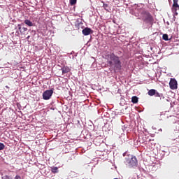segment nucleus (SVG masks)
I'll return each mask as SVG.
<instances>
[{
    "label": "nucleus",
    "instance_id": "f257e3e1",
    "mask_svg": "<svg viewBox=\"0 0 179 179\" xmlns=\"http://www.w3.org/2000/svg\"><path fill=\"white\" fill-rule=\"evenodd\" d=\"M106 58L108 59L107 64L109 65V66L113 68L115 72H120L122 68L120 57L118 56H115L114 53H111L106 55Z\"/></svg>",
    "mask_w": 179,
    "mask_h": 179
},
{
    "label": "nucleus",
    "instance_id": "f03ea898",
    "mask_svg": "<svg viewBox=\"0 0 179 179\" xmlns=\"http://www.w3.org/2000/svg\"><path fill=\"white\" fill-rule=\"evenodd\" d=\"M124 163L130 169H132L138 166V159H136V157L131 156L130 157H129L125 158Z\"/></svg>",
    "mask_w": 179,
    "mask_h": 179
},
{
    "label": "nucleus",
    "instance_id": "7ed1b4c3",
    "mask_svg": "<svg viewBox=\"0 0 179 179\" xmlns=\"http://www.w3.org/2000/svg\"><path fill=\"white\" fill-rule=\"evenodd\" d=\"M142 19L145 23L149 24H153V17L150 13L148 11L143 12V17Z\"/></svg>",
    "mask_w": 179,
    "mask_h": 179
},
{
    "label": "nucleus",
    "instance_id": "20e7f679",
    "mask_svg": "<svg viewBox=\"0 0 179 179\" xmlns=\"http://www.w3.org/2000/svg\"><path fill=\"white\" fill-rule=\"evenodd\" d=\"M54 91L52 90H47L43 93V100H50L52 96Z\"/></svg>",
    "mask_w": 179,
    "mask_h": 179
},
{
    "label": "nucleus",
    "instance_id": "39448f33",
    "mask_svg": "<svg viewBox=\"0 0 179 179\" xmlns=\"http://www.w3.org/2000/svg\"><path fill=\"white\" fill-rule=\"evenodd\" d=\"M169 86L171 90H176V89H177V80L174 78H171Z\"/></svg>",
    "mask_w": 179,
    "mask_h": 179
},
{
    "label": "nucleus",
    "instance_id": "423d86ee",
    "mask_svg": "<svg viewBox=\"0 0 179 179\" xmlns=\"http://www.w3.org/2000/svg\"><path fill=\"white\" fill-rule=\"evenodd\" d=\"M177 9H179L178 0H173L172 12H173L175 15H178V13H177Z\"/></svg>",
    "mask_w": 179,
    "mask_h": 179
},
{
    "label": "nucleus",
    "instance_id": "0eeeda50",
    "mask_svg": "<svg viewBox=\"0 0 179 179\" xmlns=\"http://www.w3.org/2000/svg\"><path fill=\"white\" fill-rule=\"evenodd\" d=\"M82 33L84 36H89V34H92V33H93V31H92V29L86 27L83 29Z\"/></svg>",
    "mask_w": 179,
    "mask_h": 179
},
{
    "label": "nucleus",
    "instance_id": "6e6552de",
    "mask_svg": "<svg viewBox=\"0 0 179 179\" xmlns=\"http://www.w3.org/2000/svg\"><path fill=\"white\" fill-rule=\"evenodd\" d=\"M62 72L64 74L71 72V69L68 66H63L62 68Z\"/></svg>",
    "mask_w": 179,
    "mask_h": 179
},
{
    "label": "nucleus",
    "instance_id": "1a4fd4ad",
    "mask_svg": "<svg viewBox=\"0 0 179 179\" xmlns=\"http://www.w3.org/2000/svg\"><path fill=\"white\" fill-rule=\"evenodd\" d=\"M18 29L20 30L22 34H24V32L27 31V28L20 27V24H18Z\"/></svg>",
    "mask_w": 179,
    "mask_h": 179
},
{
    "label": "nucleus",
    "instance_id": "9d476101",
    "mask_svg": "<svg viewBox=\"0 0 179 179\" xmlns=\"http://www.w3.org/2000/svg\"><path fill=\"white\" fill-rule=\"evenodd\" d=\"M156 90L152 89L148 91V96H155L156 94Z\"/></svg>",
    "mask_w": 179,
    "mask_h": 179
},
{
    "label": "nucleus",
    "instance_id": "9b49d317",
    "mask_svg": "<svg viewBox=\"0 0 179 179\" xmlns=\"http://www.w3.org/2000/svg\"><path fill=\"white\" fill-rule=\"evenodd\" d=\"M24 23L25 24H27V26H29L30 27H31V26H33V22H31V21H30V20H25L24 21Z\"/></svg>",
    "mask_w": 179,
    "mask_h": 179
},
{
    "label": "nucleus",
    "instance_id": "f8f14e48",
    "mask_svg": "<svg viewBox=\"0 0 179 179\" xmlns=\"http://www.w3.org/2000/svg\"><path fill=\"white\" fill-rule=\"evenodd\" d=\"M138 96H132L131 98V101L134 103V104H136V103H138Z\"/></svg>",
    "mask_w": 179,
    "mask_h": 179
},
{
    "label": "nucleus",
    "instance_id": "ddd939ff",
    "mask_svg": "<svg viewBox=\"0 0 179 179\" xmlns=\"http://www.w3.org/2000/svg\"><path fill=\"white\" fill-rule=\"evenodd\" d=\"M162 38L163 40H165V41H169V35H167L166 34H164L162 36Z\"/></svg>",
    "mask_w": 179,
    "mask_h": 179
},
{
    "label": "nucleus",
    "instance_id": "4468645a",
    "mask_svg": "<svg viewBox=\"0 0 179 179\" xmlns=\"http://www.w3.org/2000/svg\"><path fill=\"white\" fill-rule=\"evenodd\" d=\"M52 173H58V167L55 166V167H52L51 169Z\"/></svg>",
    "mask_w": 179,
    "mask_h": 179
},
{
    "label": "nucleus",
    "instance_id": "2eb2a0df",
    "mask_svg": "<svg viewBox=\"0 0 179 179\" xmlns=\"http://www.w3.org/2000/svg\"><path fill=\"white\" fill-rule=\"evenodd\" d=\"M69 2L71 6L76 5L77 0H69Z\"/></svg>",
    "mask_w": 179,
    "mask_h": 179
},
{
    "label": "nucleus",
    "instance_id": "dca6fc26",
    "mask_svg": "<svg viewBox=\"0 0 179 179\" xmlns=\"http://www.w3.org/2000/svg\"><path fill=\"white\" fill-rule=\"evenodd\" d=\"M5 149V145L2 143H0V150H3Z\"/></svg>",
    "mask_w": 179,
    "mask_h": 179
},
{
    "label": "nucleus",
    "instance_id": "f3484780",
    "mask_svg": "<svg viewBox=\"0 0 179 179\" xmlns=\"http://www.w3.org/2000/svg\"><path fill=\"white\" fill-rule=\"evenodd\" d=\"M1 178H2V179H12V178H10V176H8V175H5V176H3Z\"/></svg>",
    "mask_w": 179,
    "mask_h": 179
},
{
    "label": "nucleus",
    "instance_id": "a211bd4d",
    "mask_svg": "<svg viewBox=\"0 0 179 179\" xmlns=\"http://www.w3.org/2000/svg\"><path fill=\"white\" fill-rule=\"evenodd\" d=\"M155 96V97H160V94L157 91H156Z\"/></svg>",
    "mask_w": 179,
    "mask_h": 179
},
{
    "label": "nucleus",
    "instance_id": "6ab92c4d",
    "mask_svg": "<svg viewBox=\"0 0 179 179\" xmlns=\"http://www.w3.org/2000/svg\"><path fill=\"white\" fill-rule=\"evenodd\" d=\"M14 179H22V177H20V176H16Z\"/></svg>",
    "mask_w": 179,
    "mask_h": 179
}]
</instances>
